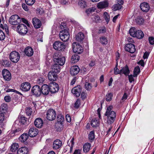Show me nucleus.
Wrapping results in <instances>:
<instances>
[{"mask_svg": "<svg viewBox=\"0 0 154 154\" xmlns=\"http://www.w3.org/2000/svg\"><path fill=\"white\" fill-rule=\"evenodd\" d=\"M84 34L82 32H79L75 36V38L78 41L80 42L84 39Z\"/></svg>", "mask_w": 154, "mask_h": 154, "instance_id": "obj_31", "label": "nucleus"}, {"mask_svg": "<svg viewBox=\"0 0 154 154\" xmlns=\"http://www.w3.org/2000/svg\"><path fill=\"white\" fill-rule=\"evenodd\" d=\"M140 8L142 11L143 12H147L149 9V6L147 3L144 2L140 5Z\"/></svg>", "mask_w": 154, "mask_h": 154, "instance_id": "obj_21", "label": "nucleus"}, {"mask_svg": "<svg viewBox=\"0 0 154 154\" xmlns=\"http://www.w3.org/2000/svg\"><path fill=\"white\" fill-rule=\"evenodd\" d=\"M53 47L55 50L58 51L63 50L65 47L63 43L58 41L54 42L53 44Z\"/></svg>", "mask_w": 154, "mask_h": 154, "instance_id": "obj_10", "label": "nucleus"}, {"mask_svg": "<svg viewBox=\"0 0 154 154\" xmlns=\"http://www.w3.org/2000/svg\"><path fill=\"white\" fill-rule=\"evenodd\" d=\"M20 17L17 15L11 16L9 19L10 23L12 25H17L21 21Z\"/></svg>", "mask_w": 154, "mask_h": 154, "instance_id": "obj_7", "label": "nucleus"}, {"mask_svg": "<svg viewBox=\"0 0 154 154\" xmlns=\"http://www.w3.org/2000/svg\"><path fill=\"white\" fill-rule=\"evenodd\" d=\"M38 130L35 127H31L28 132L29 136L31 137H35L38 134Z\"/></svg>", "mask_w": 154, "mask_h": 154, "instance_id": "obj_15", "label": "nucleus"}, {"mask_svg": "<svg viewBox=\"0 0 154 154\" xmlns=\"http://www.w3.org/2000/svg\"><path fill=\"white\" fill-rule=\"evenodd\" d=\"M31 91L33 94L37 97L39 96L41 94V87L38 85L33 86Z\"/></svg>", "mask_w": 154, "mask_h": 154, "instance_id": "obj_11", "label": "nucleus"}, {"mask_svg": "<svg viewBox=\"0 0 154 154\" xmlns=\"http://www.w3.org/2000/svg\"><path fill=\"white\" fill-rule=\"evenodd\" d=\"M24 51L26 55L28 57L32 56L33 54V49L29 46L26 47Z\"/></svg>", "mask_w": 154, "mask_h": 154, "instance_id": "obj_23", "label": "nucleus"}, {"mask_svg": "<svg viewBox=\"0 0 154 154\" xmlns=\"http://www.w3.org/2000/svg\"><path fill=\"white\" fill-rule=\"evenodd\" d=\"M31 87V84L28 82H25L22 83L21 85V90L24 91H29Z\"/></svg>", "mask_w": 154, "mask_h": 154, "instance_id": "obj_16", "label": "nucleus"}, {"mask_svg": "<svg viewBox=\"0 0 154 154\" xmlns=\"http://www.w3.org/2000/svg\"><path fill=\"white\" fill-rule=\"evenodd\" d=\"M79 59V56L77 54L73 55L71 58V62L72 63H75L78 62Z\"/></svg>", "mask_w": 154, "mask_h": 154, "instance_id": "obj_36", "label": "nucleus"}, {"mask_svg": "<svg viewBox=\"0 0 154 154\" xmlns=\"http://www.w3.org/2000/svg\"><path fill=\"white\" fill-rule=\"evenodd\" d=\"M130 35L133 37H136L139 39L142 38L144 34L142 31L140 30H137L134 27L131 28L129 31Z\"/></svg>", "mask_w": 154, "mask_h": 154, "instance_id": "obj_2", "label": "nucleus"}, {"mask_svg": "<svg viewBox=\"0 0 154 154\" xmlns=\"http://www.w3.org/2000/svg\"><path fill=\"white\" fill-rule=\"evenodd\" d=\"M72 49L74 52L78 54L82 53L83 51L82 47L76 42H74L72 45Z\"/></svg>", "mask_w": 154, "mask_h": 154, "instance_id": "obj_8", "label": "nucleus"}, {"mask_svg": "<svg viewBox=\"0 0 154 154\" xmlns=\"http://www.w3.org/2000/svg\"><path fill=\"white\" fill-rule=\"evenodd\" d=\"M113 107L110 106L107 107L105 112V116L107 117V122L108 124H111L113 123L116 119V113L112 110Z\"/></svg>", "mask_w": 154, "mask_h": 154, "instance_id": "obj_1", "label": "nucleus"}, {"mask_svg": "<svg viewBox=\"0 0 154 154\" xmlns=\"http://www.w3.org/2000/svg\"><path fill=\"white\" fill-rule=\"evenodd\" d=\"M125 49L126 51L131 53H134L136 50L134 45L131 43L126 44L125 47Z\"/></svg>", "mask_w": 154, "mask_h": 154, "instance_id": "obj_13", "label": "nucleus"}, {"mask_svg": "<svg viewBox=\"0 0 154 154\" xmlns=\"http://www.w3.org/2000/svg\"><path fill=\"white\" fill-rule=\"evenodd\" d=\"M68 29H62L60 30L59 33L60 39L63 41H67L69 38V34Z\"/></svg>", "mask_w": 154, "mask_h": 154, "instance_id": "obj_3", "label": "nucleus"}, {"mask_svg": "<svg viewBox=\"0 0 154 154\" xmlns=\"http://www.w3.org/2000/svg\"><path fill=\"white\" fill-rule=\"evenodd\" d=\"M140 72V68L139 66L136 67L134 71V77H136Z\"/></svg>", "mask_w": 154, "mask_h": 154, "instance_id": "obj_41", "label": "nucleus"}, {"mask_svg": "<svg viewBox=\"0 0 154 154\" xmlns=\"http://www.w3.org/2000/svg\"><path fill=\"white\" fill-rule=\"evenodd\" d=\"M136 21L138 24H142L144 23V20L143 18L138 17L136 20Z\"/></svg>", "mask_w": 154, "mask_h": 154, "instance_id": "obj_46", "label": "nucleus"}, {"mask_svg": "<svg viewBox=\"0 0 154 154\" xmlns=\"http://www.w3.org/2000/svg\"><path fill=\"white\" fill-rule=\"evenodd\" d=\"M65 58L63 57H60L57 60V61H55V62H57L60 66L63 65L65 63Z\"/></svg>", "mask_w": 154, "mask_h": 154, "instance_id": "obj_32", "label": "nucleus"}, {"mask_svg": "<svg viewBox=\"0 0 154 154\" xmlns=\"http://www.w3.org/2000/svg\"><path fill=\"white\" fill-rule=\"evenodd\" d=\"M85 89L87 90H90L91 89L92 87L91 84L88 82H85Z\"/></svg>", "mask_w": 154, "mask_h": 154, "instance_id": "obj_47", "label": "nucleus"}, {"mask_svg": "<svg viewBox=\"0 0 154 154\" xmlns=\"http://www.w3.org/2000/svg\"><path fill=\"white\" fill-rule=\"evenodd\" d=\"M29 134H23L20 137L19 140L22 142H24L28 139Z\"/></svg>", "mask_w": 154, "mask_h": 154, "instance_id": "obj_37", "label": "nucleus"}, {"mask_svg": "<svg viewBox=\"0 0 154 154\" xmlns=\"http://www.w3.org/2000/svg\"><path fill=\"white\" fill-rule=\"evenodd\" d=\"M8 113H6L0 112V123H2L9 116Z\"/></svg>", "mask_w": 154, "mask_h": 154, "instance_id": "obj_30", "label": "nucleus"}, {"mask_svg": "<svg viewBox=\"0 0 154 154\" xmlns=\"http://www.w3.org/2000/svg\"><path fill=\"white\" fill-rule=\"evenodd\" d=\"M91 18L93 21L96 23H99L101 21V19L100 16L97 14L92 15L91 16Z\"/></svg>", "mask_w": 154, "mask_h": 154, "instance_id": "obj_35", "label": "nucleus"}, {"mask_svg": "<svg viewBox=\"0 0 154 154\" xmlns=\"http://www.w3.org/2000/svg\"><path fill=\"white\" fill-rule=\"evenodd\" d=\"M26 113L27 115L30 116L31 115V113L32 112V109L29 107L27 108L26 109Z\"/></svg>", "mask_w": 154, "mask_h": 154, "instance_id": "obj_51", "label": "nucleus"}, {"mask_svg": "<svg viewBox=\"0 0 154 154\" xmlns=\"http://www.w3.org/2000/svg\"><path fill=\"white\" fill-rule=\"evenodd\" d=\"M95 10V9L94 8H89L86 10V12L88 14H89L94 11Z\"/></svg>", "mask_w": 154, "mask_h": 154, "instance_id": "obj_56", "label": "nucleus"}, {"mask_svg": "<svg viewBox=\"0 0 154 154\" xmlns=\"http://www.w3.org/2000/svg\"><path fill=\"white\" fill-rule=\"evenodd\" d=\"M106 31V29L104 27L101 28L99 29L98 33H103Z\"/></svg>", "mask_w": 154, "mask_h": 154, "instance_id": "obj_61", "label": "nucleus"}, {"mask_svg": "<svg viewBox=\"0 0 154 154\" xmlns=\"http://www.w3.org/2000/svg\"><path fill=\"white\" fill-rule=\"evenodd\" d=\"M149 41L150 44L151 45L154 44V37L151 36L149 38Z\"/></svg>", "mask_w": 154, "mask_h": 154, "instance_id": "obj_60", "label": "nucleus"}, {"mask_svg": "<svg viewBox=\"0 0 154 154\" xmlns=\"http://www.w3.org/2000/svg\"><path fill=\"white\" fill-rule=\"evenodd\" d=\"M80 104V100L78 99L75 104V108H77L79 107V105Z\"/></svg>", "mask_w": 154, "mask_h": 154, "instance_id": "obj_58", "label": "nucleus"}, {"mask_svg": "<svg viewBox=\"0 0 154 154\" xmlns=\"http://www.w3.org/2000/svg\"><path fill=\"white\" fill-rule=\"evenodd\" d=\"M104 17L107 22H108L109 21V17L108 13L106 12H105L104 13Z\"/></svg>", "mask_w": 154, "mask_h": 154, "instance_id": "obj_57", "label": "nucleus"}, {"mask_svg": "<svg viewBox=\"0 0 154 154\" xmlns=\"http://www.w3.org/2000/svg\"><path fill=\"white\" fill-rule=\"evenodd\" d=\"M100 42L103 45H106L108 43L107 38L105 36H102L99 38Z\"/></svg>", "mask_w": 154, "mask_h": 154, "instance_id": "obj_34", "label": "nucleus"}, {"mask_svg": "<svg viewBox=\"0 0 154 154\" xmlns=\"http://www.w3.org/2000/svg\"><path fill=\"white\" fill-rule=\"evenodd\" d=\"M60 3L63 5H68L69 4L68 0H61Z\"/></svg>", "mask_w": 154, "mask_h": 154, "instance_id": "obj_59", "label": "nucleus"}, {"mask_svg": "<svg viewBox=\"0 0 154 154\" xmlns=\"http://www.w3.org/2000/svg\"><path fill=\"white\" fill-rule=\"evenodd\" d=\"M9 58L10 60L12 62L17 63L19 60L20 55L18 52L16 51H13L11 53Z\"/></svg>", "mask_w": 154, "mask_h": 154, "instance_id": "obj_5", "label": "nucleus"}, {"mask_svg": "<svg viewBox=\"0 0 154 154\" xmlns=\"http://www.w3.org/2000/svg\"><path fill=\"white\" fill-rule=\"evenodd\" d=\"M122 5L117 3L114 5L112 8L114 11H116L121 9L122 7Z\"/></svg>", "mask_w": 154, "mask_h": 154, "instance_id": "obj_45", "label": "nucleus"}, {"mask_svg": "<svg viewBox=\"0 0 154 154\" xmlns=\"http://www.w3.org/2000/svg\"><path fill=\"white\" fill-rule=\"evenodd\" d=\"M50 91L52 93H55L59 89V86L55 82H51L49 84Z\"/></svg>", "mask_w": 154, "mask_h": 154, "instance_id": "obj_9", "label": "nucleus"}, {"mask_svg": "<svg viewBox=\"0 0 154 154\" xmlns=\"http://www.w3.org/2000/svg\"><path fill=\"white\" fill-rule=\"evenodd\" d=\"M94 131H91L88 135V138L89 139L93 140L94 138Z\"/></svg>", "mask_w": 154, "mask_h": 154, "instance_id": "obj_52", "label": "nucleus"}, {"mask_svg": "<svg viewBox=\"0 0 154 154\" xmlns=\"http://www.w3.org/2000/svg\"><path fill=\"white\" fill-rule=\"evenodd\" d=\"M58 64H54L52 66V70L51 71L56 73H59L60 71V67Z\"/></svg>", "mask_w": 154, "mask_h": 154, "instance_id": "obj_29", "label": "nucleus"}, {"mask_svg": "<svg viewBox=\"0 0 154 154\" xmlns=\"http://www.w3.org/2000/svg\"><path fill=\"white\" fill-rule=\"evenodd\" d=\"M80 69L78 66H72L70 69V73L72 75H77L79 72Z\"/></svg>", "mask_w": 154, "mask_h": 154, "instance_id": "obj_20", "label": "nucleus"}, {"mask_svg": "<svg viewBox=\"0 0 154 154\" xmlns=\"http://www.w3.org/2000/svg\"><path fill=\"white\" fill-rule=\"evenodd\" d=\"M4 100L6 102H9L11 100V98L9 96H6L5 97Z\"/></svg>", "mask_w": 154, "mask_h": 154, "instance_id": "obj_62", "label": "nucleus"}, {"mask_svg": "<svg viewBox=\"0 0 154 154\" xmlns=\"http://www.w3.org/2000/svg\"><path fill=\"white\" fill-rule=\"evenodd\" d=\"M0 112L8 113V107L7 104L3 103L2 104L0 107Z\"/></svg>", "mask_w": 154, "mask_h": 154, "instance_id": "obj_26", "label": "nucleus"}, {"mask_svg": "<svg viewBox=\"0 0 154 154\" xmlns=\"http://www.w3.org/2000/svg\"><path fill=\"white\" fill-rule=\"evenodd\" d=\"M56 116L55 111L52 109H50L47 111L46 118L49 121H52L55 119Z\"/></svg>", "mask_w": 154, "mask_h": 154, "instance_id": "obj_6", "label": "nucleus"}, {"mask_svg": "<svg viewBox=\"0 0 154 154\" xmlns=\"http://www.w3.org/2000/svg\"><path fill=\"white\" fill-rule=\"evenodd\" d=\"M34 125L38 128H41L42 126L43 122L42 120L40 118H37L34 121Z\"/></svg>", "mask_w": 154, "mask_h": 154, "instance_id": "obj_24", "label": "nucleus"}, {"mask_svg": "<svg viewBox=\"0 0 154 154\" xmlns=\"http://www.w3.org/2000/svg\"><path fill=\"white\" fill-rule=\"evenodd\" d=\"M91 147L90 143H87L84 144L83 148V151L84 152H88Z\"/></svg>", "mask_w": 154, "mask_h": 154, "instance_id": "obj_38", "label": "nucleus"}, {"mask_svg": "<svg viewBox=\"0 0 154 154\" xmlns=\"http://www.w3.org/2000/svg\"><path fill=\"white\" fill-rule=\"evenodd\" d=\"M35 0H25L26 4L29 5H33L35 2Z\"/></svg>", "mask_w": 154, "mask_h": 154, "instance_id": "obj_55", "label": "nucleus"}, {"mask_svg": "<svg viewBox=\"0 0 154 154\" xmlns=\"http://www.w3.org/2000/svg\"><path fill=\"white\" fill-rule=\"evenodd\" d=\"M5 36L4 32L0 29V40H3L5 38Z\"/></svg>", "mask_w": 154, "mask_h": 154, "instance_id": "obj_53", "label": "nucleus"}, {"mask_svg": "<svg viewBox=\"0 0 154 154\" xmlns=\"http://www.w3.org/2000/svg\"><path fill=\"white\" fill-rule=\"evenodd\" d=\"M114 73L115 75L119 74L121 75V69L119 70L117 68V64L116 66L114 68Z\"/></svg>", "mask_w": 154, "mask_h": 154, "instance_id": "obj_48", "label": "nucleus"}, {"mask_svg": "<svg viewBox=\"0 0 154 154\" xmlns=\"http://www.w3.org/2000/svg\"><path fill=\"white\" fill-rule=\"evenodd\" d=\"M78 4V5L81 8H84L87 6L86 3L84 0H79Z\"/></svg>", "mask_w": 154, "mask_h": 154, "instance_id": "obj_39", "label": "nucleus"}, {"mask_svg": "<svg viewBox=\"0 0 154 154\" xmlns=\"http://www.w3.org/2000/svg\"><path fill=\"white\" fill-rule=\"evenodd\" d=\"M109 4L107 1L101 2L97 4V7L98 8L103 9L108 6Z\"/></svg>", "mask_w": 154, "mask_h": 154, "instance_id": "obj_25", "label": "nucleus"}, {"mask_svg": "<svg viewBox=\"0 0 154 154\" xmlns=\"http://www.w3.org/2000/svg\"><path fill=\"white\" fill-rule=\"evenodd\" d=\"M32 22L34 27L36 29L40 28L42 25L41 21L36 17L32 19Z\"/></svg>", "mask_w": 154, "mask_h": 154, "instance_id": "obj_17", "label": "nucleus"}, {"mask_svg": "<svg viewBox=\"0 0 154 154\" xmlns=\"http://www.w3.org/2000/svg\"><path fill=\"white\" fill-rule=\"evenodd\" d=\"M62 144V142L59 140H55L53 143V147L54 149H57L60 148Z\"/></svg>", "mask_w": 154, "mask_h": 154, "instance_id": "obj_22", "label": "nucleus"}, {"mask_svg": "<svg viewBox=\"0 0 154 154\" xmlns=\"http://www.w3.org/2000/svg\"><path fill=\"white\" fill-rule=\"evenodd\" d=\"M82 88L80 85L74 88L71 91L72 93L76 97H79L80 95Z\"/></svg>", "mask_w": 154, "mask_h": 154, "instance_id": "obj_14", "label": "nucleus"}, {"mask_svg": "<svg viewBox=\"0 0 154 154\" xmlns=\"http://www.w3.org/2000/svg\"><path fill=\"white\" fill-rule=\"evenodd\" d=\"M45 79L44 78L40 77L37 80V84H42L45 81Z\"/></svg>", "mask_w": 154, "mask_h": 154, "instance_id": "obj_50", "label": "nucleus"}, {"mask_svg": "<svg viewBox=\"0 0 154 154\" xmlns=\"http://www.w3.org/2000/svg\"><path fill=\"white\" fill-rule=\"evenodd\" d=\"M17 31L20 34L24 35L28 32V29L25 25L21 23L17 26Z\"/></svg>", "mask_w": 154, "mask_h": 154, "instance_id": "obj_4", "label": "nucleus"}, {"mask_svg": "<svg viewBox=\"0 0 154 154\" xmlns=\"http://www.w3.org/2000/svg\"><path fill=\"white\" fill-rule=\"evenodd\" d=\"M19 130L16 129L15 131H11V132L9 133L8 135L9 137H14L16 133L19 131Z\"/></svg>", "mask_w": 154, "mask_h": 154, "instance_id": "obj_54", "label": "nucleus"}, {"mask_svg": "<svg viewBox=\"0 0 154 154\" xmlns=\"http://www.w3.org/2000/svg\"><path fill=\"white\" fill-rule=\"evenodd\" d=\"M91 125L93 127L99 126V122L96 119H93L91 122Z\"/></svg>", "mask_w": 154, "mask_h": 154, "instance_id": "obj_42", "label": "nucleus"}, {"mask_svg": "<svg viewBox=\"0 0 154 154\" xmlns=\"http://www.w3.org/2000/svg\"><path fill=\"white\" fill-rule=\"evenodd\" d=\"M57 74L53 71H51L49 72L48 77L49 80L52 82L56 81L57 78Z\"/></svg>", "mask_w": 154, "mask_h": 154, "instance_id": "obj_18", "label": "nucleus"}, {"mask_svg": "<svg viewBox=\"0 0 154 154\" xmlns=\"http://www.w3.org/2000/svg\"><path fill=\"white\" fill-rule=\"evenodd\" d=\"M121 75L124 74L126 75H128L130 71L129 68L127 65L123 67L121 69Z\"/></svg>", "mask_w": 154, "mask_h": 154, "instance_id": "obj_28", "label": "nucleus"}, {"mask_svg": "<svg viewBox=\"0 0 154 154\" xmlns=\"http://www.w3.org/2000/svg\"><path fill=\"white\" fill-rule=\"evenodd\" d=\"M19 145L17 143H13L11 146L10 149L12 152L16 151L19 148Z\"/></svg>", "mask_w": 154, "mask_h": 154, "instance_id": "obj_33", "label": "nucleus"}, {"mask_svg": "<svg viewBox=\"0 0 154 154\" xmlns=\"http://www.w3.org/2000/svg\"><path fill=\"white\" fill-rule=\"evenodd\" d=\"M22 20L23 22L26 24L28 26H29V24L28 23V21L24 18H22Z\"/></svg>", "mask_w": 154, "mask_h": 154, "instance_id": "obj_64", "label": "nucleus"}, {"mask_svg": "<svg viewBox=\"0 0 154 154\" xmlns=\"http://www.w3.org/2000/svg\"><path fill=\"white\" fill-rule=\"evenodd\" d=\"M27 119L25 117H21V118L20 122L23 124H24L27 121Z\"/></svg>", "mask_w": 154, "mask_h": 154, "instance_id": "obj_63", "label": "nucleus"}, {"mask_svg": "<svg viewBox=\"0 0 154 154\" xmlns=\"http://www.w3.org/2000/svg\"><path fill=\"white\" fill-rule=\"evenodd\" d=\"M2 66L5 67H8L10 65V63L8 60H5L2 62Z\"/></svg>", "mask_w": 154, "mask_h": 154, "instance_id": "obj_49", "label": "nucleus"}, {"mask_svg": "<svg viewBox=\"0 0 154 154\" xmlns=\"http://www.w3.org/2000/svg\"><path fill=\"white\" fill-rule=\"evenodd\" d=\"M41 93L45 95L48 94L50 91L49 86L47 84L43 85L41 88Z\"/></svg>", "mask_w": 154, "mask_h": 154, "instance_id": "obj_19", "label": "nucleus"}, {"mask_svg": "<svg viewBox=\"0 0 154 154\" xmlns=\"http://www.w3.org/2000/svg\"><path fill=\"white\" fill-rule=\"evenodd\" d=\"M2 75L4 79L6 81H10L11 79V75L9 71L7 69H4L2 71Z\"/></svg>", "mask_w": 154, "mask_h": 154, "instance_id": "obj_12", "label": "nucleus"}, {"mask_svg": "<svg viewBox=\"0 0 154 154\" xmlns=\"http://www.w3.org/2000/svg\"><path fill=\"white\" fill-rule=\"evenodd\" d=\"M113 94L111 93H109L106 96V100L107 101H110L112 100Z\"/></svg>", "mask_w": 154, "mask_h": 154, "instance_id": "obj_43", "label": "nucleus"}, {"mask_svg": "<svg viewBox=\"0 0 154 154\" xmlns=\"http://www.w3.org/2000/svg\"><path fill=\"white\" fill-rule=\"evenodd\" d=\"M64 120V117L62 115L59 114L57 115V120L58 123H59L61 125L62 124Z\"/></svg>", "mask_w": 154, "mask_h": 154, "instance_id": "obj_40", "label": "nucleus"}, {"mask_svg": "<svg viewBox=\"0 0 154 154\" xmlns=\"http://www.w3.org/2000/svg\"><path fill=\"white\" fill-rule=\"evenodd\" d=\"M28 149L26 147H22L17 151V154H28Z\"/></svg>", "mask_w": 154, "mask_h": 154, "instance_id": "obj_27", "label": "nucleus"}, {"mask_svg": "<svg viewBox=\"0 0 154 154\" xmlns=\"http://www.w3.org/2000/svg\"><path fill=\"white\" fill-rule=\"evenodd\" d=\"M53 57L54 61L55 62L57 61V59L60 57V53L56 52L54 54Z\"/></svg>", "mask_w": 154, "mask_h": 154, "instance_id": "obj_44", "label": "nucleus"}]
</instances>
